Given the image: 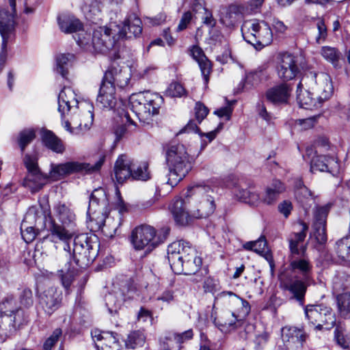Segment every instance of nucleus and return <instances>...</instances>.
I'll use <instances>...</instances> for the list:
<instances>
[{
    "instance_id": "21",
    "label": "nucleus",
    "mask_w": 350,
    "mask_h": 350,
    "mask_svg": "<svg viewBox=\"0 0 350 350\" xmlns=\"http://www.w3.org/2000/svg\"><path fill=\"white\" fill-rule=\"evenodd\" d=\"M92 338L98 350H120L121 345L116 334L94 329L91 332Z\"/></svg>"
},
{
    "instance_id": "42",
    "label": "nucleus",
    "mask_w": 350,
    "mask_h": 350,
    "mask_svg": "<svg viewBox=\"0 0 350 350\" xmlns=\"http://www.w3.org/2000/svg\"><path fill=\"white\" fill-rule=\"evenodd\" d=\"M311 39L317 44L323 43L327 37V28L325 21L322 18H318L314 21L310 28Z\"/></svg>"
},
{
    "instance_id": "46",
    "label": "nucleus",
    "mask_w": 350,
    "mask_h": 350,
    "mask_svg": "<svg viewBox=\"0 0 350 350\" xmlns=\"http://www.w3.org/2000/svg\"><path fill=\"white\" fill-rule=\"evenodd\" d=\"M81 10L88 20L93 21L101 12V3L98 0H86Z\"/></svg>"
},
{
    "instance_id": "20",
    "label": "nucleus",
    "mask_w": 350,
    "mask_h": 350,
    "mask_svg": "<svg viewBox=\"0 0 350 350\" xmlns=\"http://www.w3.org/2000/svg\"><path fill=\"white\" fill-rule=\"evenodd\" d=\"M219 297L228 296L230 312L241 324L250 312V306L247 301L243 299L230 291H224L218 295Z\"/></svg>"
},
{
    "instance_id": "38",
    "label": "nucleus",
    "mask_w": 350,
    "mask_h": 350,
    "mask_svg": "<svg viewBox=\"0 0 350 350\" xmlns=\"http://www.w3.org/2000/svg\"><path fill=\"white\" fill-rule=\"evenodd\" d=\"M190 255L183 260L182 273L185 275H192L196 273L201 268L202 260L198 255L196 250L189 251Z\"/></svg>"
},
{
    "instance_id": "31",
    "label": "nucleus",
    "mask_w": 350,
    "mask_h": 350,
    "mask_svg": "<svg viewBox=\"0 0 350 350\" xmlns=\"http://www.w3.org/2000/svg\"><path fill=\"white\" fill-rule=\"evenodd\" d=\"M109 204L106 192L103 188H98L93 191L89 202L88 214L101 213L103 215L107 213V207Z\"/></svg>"
},
{
    "instance_id": "57",
    "label": "nucleus",
    "mask_w": 350,
    "mask_h": 350,
    "mask_svg": "<svg viewBox=\"0 0 350 350\" xmlns=\"http://www.w3.org/2000/svg\"><path fill=\"white\" fill-rule=\"evenodd\" d=\"M322 56L329 62L334 63L338 59V54L335 48L323 46L321 49Z\"/></svg>"
},
{
    "instance_id": "35",
    "label": "nucleus",
    "mask_w": 350,
    "mask_h": 350,
    "mask_svg": "<svg viewBox=\"0 0 350 350\" xmlns=\"http://www.w3.org/2000/svg\"><path fill=\"white\" fill-rule=\"evenodd\" d=\"M49 176L43 174L40 171L27 173L24 178L22 185L28 188L32 193L38 191L47 183Z\"/></svg>"
},
{
    "instance_id": "4",
    "label": "nucleus",
    "mask_w": 350,
    "mask_h": 350,
    "mask_svg": "<svg viewBox=\"0 0 350 350\" xmlns=\"http://www.w3.org/2000/svg\"><path fill=\"white\" fill-rule=\"evenodd\" d=\"M165 160L168 168L167 183L174 187L191 168L185 146L180 144H170L166 149Z\"/></svg>"
},
{
    "instance_id": "27",
    "label": "nucleus",
    "mask_w": 350,
    "mask_h": 350,
    "mask_svg": "<svg viewBox=\"0 0 350 350\" xmlns=\"http://www.w3.org/2000/svg\"><path fill=\"white\" fill-rule=\"evenodd\" d=\"M81 103L77 100L75 92L70 87H64L58 95V110L62 116L74 108L81 109Z\"/></svg>"
},
{
    "instance_id": "19",
    "label": "nucleus",
    "mask_w": 350,
    "mask_h": 350,
    "mask_svg": "<svg viewBox=\"0 0 350 350\" xmlns=\"http://www.w3.org/2000/svg\"><path fill=\"white\" fill-rule=\"evenodd\" d=\"M27 321V316L24 310H19L12 317V314H5L0 312V339L3 342L5 338Z\"/></svg>"
},
{
    "instance_id": "30",
    "label": "nucleus",
    "mask_w": 350,
    "mask_h": 350,
    "mask_svg": "<svg viewBox=\"0 0 350 350\" xmlns=\"http://www.w3.org/2000/svg\"><path fill=\"white\" fill-rule=\"evenodd\" d=\"M118 38H132L139 36L142 32V21L135 15L129 16L122 26L116 25Z\"/></svg>"
},
{
    "instance_id": "10",
    "label": "nucleus",
    "mask_w": 350,
    "mask_h": 350,
    "mask_svg": "<svg viewBox=\"0 0 350 350\" xmlns=\"http://www.w3.org/2000/svg\"><path fill=\"white\" fill-rule=\"evenodd\" d=\"M81 113L71 118V122L65 120L63 127L71 134L78 135L90 129L93 122V105L89 102L80 103Z\"/></svg>"
},
{
    "instance_id": "56",
    "label": "nucleus",
    "mask_w": 350,
    "mask_h": 350,
    "mask_svg": "<svg viewBox=\"0 0 350 350\" xmlns=\"http://www.w3.org/2000/svg\"><path fill=\"white\" fill-rule=\"evenodd\" d=\"M62 332L61 329H55L51 336L49 337L43 345L44 350H51L54 345L57 342L59 336L62 335Z\"/></svg>"
},
{
    "instance_id": "53",
    "label": "nucleus",
    "mask_w": 350,
    "mask_h": 350,
    "mask_svg": "<svg viewBox=\"0 0 350 350\" xmlns=\"http://www.w3.org/2000/svg\"><path fill=\"white\" fill-rule=\"evenodd\" d=\"M133 179L139 180H147L150 176L148 171V165L147 163H142L139 164L136 168L133 167L132 175L131 176Z\"/></svg>"
},
{
    "instance_id": "50",
    "label": "nucleus",
    "mask_w": 350,
    "mask_h": 350,
    "mask_svg": "<svg viewBox=\"0 0 350 350\" xmlns=\"http://www.w3.org/2000/svg\"><path fill=\"white\" fill-rule=\"evenodd\" d=\"M19 310H23L19 308L16 301L12 296L6 297L0 304V312L5 314H12L15 316Z\"/></svg>"
},
{
    "instance_id": "9",
    "label": "nucleus",
    "mask_w": 350,
    "mask_h": 350,
    "mask_svg": "<svg viewBox=\"0 0 350 350\" xmlns=\"http://www.w3.org/2000/svg\"><path fill=\"white\" fill-rule=\"evenodd\" d=\"M164 239L157 236L156 230L148 225L136 227L131 234V242L135 250H146L149 252L163 243Z\"/></svg>"
},
{
    "instance_id": "63",
    "label": "nucleus",
    "mask_w": 350,
    "mask_h": 350,
    "mask_svg": "<svg viewBox=\"0 0 350 350\" xmlns=\"http://www.w3.org/2000/svg\"><path fill=\"white\" fill-rule=\"evenodd\" d=\"M24 223L21 225V235L26 243L32 242L36 237V232L33 227L28 226L23 230Z\"/></svg>"
},
{
    "instance_id": "26",
    "label": "nucleus",
    "mask_w": 350,
    "mask_h": 350,
    "mask_svg": "<svg viewBox=\"0 0 350 350\" xmlns=\"http://www.w3.org/2000/svg\"><path fill=\"white\" fill-rule=\"evenodd\" d=\"M16 7L0 10V33L2 37V49H6L8 35L13 31L15 25Z\"/></svg>"
},
{
    "instance_id": "45",
    "label": "nucleus",
    "mask_w": 350,
    "mask_h": 350,
    "mask_svg": "<svg viewBox=\"0 0 350 350\" xmlns=\"http://www.w3.org/2000/svg\"><path fill=\"white\" fill-rule=\"evenodd\" d=\"M300 225L301 226L300 232L291 234L289 238V247L291 254H300L298 248L299 244L304 241L306 236V232L308 229V225L305 223H301Z\"/></svg>"
},
{
    "instance_id": "16",
    "label": "nucleus",
    "mask_w": 350,
    "mask_h": 350,
    "mask_svg": "<svg viewBox=\"0 0 350 350\" xmlns=\"http://www.w3.org/2000/svg\"><path fill=\"white\" fill-rule=\"evenodd\" d=\"M138 296L136 288L133 286H123L120 290L109 293L105 297L109 312L116 313L124 302Z\"/></svg>"
},
{
    "instance_id": "25",
    "label": "nucleus",
    "mask_w": 350,
    "mask_h": 350,
    "mask_svg": "<svg viewBox=\"0 0 350 350\" xmlns=\"http://www.w3.org/2000/svg\"><path fill=\"white\" fill-rule=\"evenodd\" d=\"M301 255L291 254L290 259V268L292 271L298 273L301 278L306 281H310L312 265L308 257L305 256V250L303 248Z\"/></svg>"
},
{
    "instance_id": "13",
    "label": "nucleus",
    "mask_w": 350,
    "mask_h": 350,
    "mask_svg": "<svg viewBox=\"0 0 350 350\" xmlns=\"http://www.w3.org/2000/svg\"><path fill=\"white\" fill-rule=\"evenodd\" d=\"M305 315L307 319L313 325H317L318 329L323 325L329 327L334 326L336 319L331 308L324 305H308L305 308Z\"/></svg>"
},
{
    "instance_id": "52",
    "label": "nucleus",
    "mask_w": 350,
    "mask_h": 350,
    "mask_svg": "<svg viewBox=\"0 0 350 350\" xmlns=\"http://www.w3.org/2000/svg\"><path fill=\"white\" fill-rule=\"evenodd\" d=\"M145 342V336L144 334L139 331L131 332L125 342L126 347L135 349L142 347Z\"/></svg>"
},
{
    "instance_id": "14",
    "label": "nucleus",
    "mask_w": 350,
    "mask_h": 350,
    "mask_svg": "<svg viewBox=\"0 0 350 350\" xmlns=\"http://www.w3.org/2000/svg\"><path fill=\"white\" fill-rule=\"evenodd\" d=\"M131 69L129 66L112 65L105 72L103 81L120 90H127L131 86Z\"/></svg>"
},
{
    "instance_id": "24",
    "label": "nucleus",
    "mask_w": 350,
    "mask_h": 350,
    "mask_svg": "<svg viewBox=\"0 0 350 350\" xmlns=\"http://www.w3.org/2000/svg\"><path fill=\"white\" fill-rule=\"evenodd\" d=\"M306 334L300 328L285 326L282 329V339L286 349L300 348L306 340Z\"/></svg>"
},
{
    "instance_id": "49",
    "label": "nucleus",
    "mask_w": 350,
    "mask_h": 350,
    "mask_svg": "<svg viewBox=\"0 0 350 350\" xmlns=\"http://www.w3.org/2000/svg\"><path fill=\"white\" fill-rule=\"evenodd\" d=\"M295 198L306 210L312 205L314 199L312 192L306 186L295 190Z\"/></svg>"
},
{
    "instance_id": "47",
    "label": "nucleus",
    "mask_w": 350,
    "mask_h": 350,
    "mask_svg": "<svg viewBox=\"0 0 350 350\" xmlns=\"http://www.w3.org/2000/svg\"><path fill=\"white\" fill-rule=\"evenodd\" d=\"M338 312L345 319L350 318V292L338 293L336 296Z\"/></svg>"
},
{
    "instance_id": "23",
    "label": "nucleus",
    "mask_w": 350,
    "mask_h": 350,
    "mask_svg": "<svg viewBox=\"0 0 350 350\" xmlns=\"http://www.w3.org/2000/svg\"><path fill=\"white\" fill-rule=\"evenodd\" d=\"M340 170L338 159L333 155H317L311 161L310 171L313 173L317 171L326 172L336 176Z\"/></svg>"
},
{
    "instance_id": "15",
    "label": "nucleus",
    "mask_w": 350,
    "mask_h": 350,
    "mask_svg": "<svg viewBox=\"0 0 350 350\" xmlns=\"http://www.w3.org/2000/svg\"><path fill=\"white\" fill-rule=\"evenodd\" d=\"M71 229L70 227L60 225L55 219H51L45 238L53 243L56 248L58 247V244H62L65 254L75 235V232Z\"/></svg>"
},
{
    "instance_id": "39",
    "label": "nucleus",
    "mask_w": 350,
    "mask_h": 350,
    "mask_svg": "<svg viewBox=\"0 0 350 350\" xmlns=\"http://www.w3.org/2000/svg\"><path fill=\"white\" fill-rule=\"evenodd\" d=\"M42 139L44 146L52 151L62 154L65 151V146L57 136L51 131H44L42 134Z\"/></svg>"
},
{
    "instance_id": "48",
    "label": "nucleus",
    "mask_w": 350,
    "mask_h": 350,
    "mask_svg": "<svg viewBox=\"0 0 350 350\" xmlns=\"http://www.w3.org/2000/svg\"><path fill=\"white\" fill-rule=\"evenodd\" d=\"M73 59L74 55L70 53L58 55L56 57L57 72L60 74L62 77L66 78L68 67Z\"/></svg>"
},
{
    "instance_id": "36",
    "label": "nucleus",
    "mask_w": 350,
    "mask_h": 350,
    "mask_svg": "<svg viewBox=\"0 0 350 350\" xmlns=\"http://www.w3.org/2000/svg\"><path fill=\"white\" fill-rule=\"evenodd\" d=\"M54 219L62 226L72 227L75 224V215L71 209L64 204H58L54 206Z\"/></svg>"
},
{
    "instance_id": "18",
    "label": "nucleus",
    "mask_w": 350,
    "mask_h": 350,
    "mask_svg": "<svg viewBox=\"0 0 350 350\" xmlns=\"http://www.w3.org/2000/svg\"><path fill=\"white\" fill-rule=\"evenodd\" d=\"M277 72L278 77L284 81L293 79L299 72L297 58L288 53L280 55L278 62Z\"/></svg>"
},
{
    "instance_id": "55",
    "label": "nucleus",
    "mask_w": 350,
    "mask_h": 350,
    "mask_svg": "<svg viewBox=\"0 0 350 350\" xmlns=\"http://www.w3.org/2000/svg\"><path fill=\"white\" fill-rule=\"evenodd\" d=\"M185 94V90L183 86L178 83L173 82L168 86L165 91V94L170 97H180Z\"/></svg>"
},
{
    "instance_id": "64",
    "label": "nucleus",
    "mask_w": 350,
    "mask_h": 350,
    "mask_svg": "<svg viewBox=\"0 0 350 350\" xmlns=\"http://www.w3.org/2000/svg\"><path fill=\"white\" fill-rule=\"evenodd\" d=\"M174 299V291L172 290H165L155 298L156 301H162L166 304H170Z\"/></svg>"
},
{
    "instance_id": "43",
    "label": "nucleus",
    "mask_w": 350,
    "mask_h": 350,
    "mask_svg": "<svg viewBox=\"0 0 350 350\" xmlns=\"http://www.w3.org/2000/svg\"><path fill=\"white\" fill-rule=\"evenodd\" d=\"M234 193L239 200L250 204L252 205L257 204L260 200L259 194L254 190V188H234Z\"/></svg>"
},
{
    "instance_id": "44",
    "label": "nucleus",
    "mask_w": 350,
    "mask_h": 350,
    "mask_svg": "<svg viewBox=\"0 0 350 350\" xmlns=\"http://www.w3.org/2000/svg\"><path fill=\"white\" fill-rule=\"evenodd\" d=\"M193 337L192 329H188L181 334H170L165 337V341L162 342V347L163 350H171L174 342L176 343H183L187 340H189Z\"/></svg>"
},
{
    "instance_id": "40",
    "label": "nucleus",
    "mask_w": 350,
    "mask_h": 350,
    "mask_svg": "<svg viewBox=\"0 0 350 350\" xmlns=\"http://www.w3.org/2000/svg\"><path fill=\"white\" fill-rule=\"evenodd\" d=\"M285 190L284 185L279 180H273L270 186H269L260 198V201L266 204H272L278 198L279 195Z\"/></svg>"
},
{
    "instance_id": "5",
    "label": "nucleus",
    "mask_w": 350,
    "mask_h": 350,
    "mask_svg": "<svg viewBox=\"0 0 350 350\" xmlns=\"http://www.w3.org/2000/svg\"><path fill=\"white\" fill-rule=\"evenodd\" d=\"M132 111L144 125H150L152 117L159 112L163 98L149 92L133 94L129 98Z\"/></svg>"
},
{
    "instance_id": "11",
    "label": "nucleus",
    "mask_w": 350,
    "mask_h": 350,
    "mask_svg": "<svg viewBox=\"0 0 350 350\" xmlns=\"http://www.w3.org/2000/svg\"><path fill=\"white\" fill-rule=\"evenodd\" d=\"M195 250L186 241L179 240L170 244L167 247V259L171 269L176 274H180L183 270V260L190 254V250Z\"/></svg>"
},
{
    "instance_id": "41",
    "label": "nucleus",
    "mask_w": 350,
    "mask_h": 350,
    "mask_svg": "<svg viewBox=\"0 0 350 350\" xmlns=\"http://www.w3.org/2000/svg\"><path fill=\"white\" fill-rule=\"evenodd\" d=\"M58 24L60 29L66 33L79 31L83 27L82 23L78 18L70 15L59 16Z\"/></svg>"
},
{
    "instance_id": "33",
    "label": "nucleus",
    "mask_w": 350,
    "mask_h": 350,
    "mask_svg": "<svg viewBox=\"0 0 350 350\" xmlns=\"http://www.w3.org/2000/svg\"><path fill=\"white\" fill-rule=\"evenodd\" d=\"M291 92V86L286 83H282L268 90L266 98L274 105L285 104L288 103Z\"/></svg>"
},
{
    "instance_id": "2",
    "label": "nucleus",
    "mask_w": 350,
    "mask_h": 350,
    "mask_svg": "<svg viewBox=\"0 0 350 350\" xmlns=\"http://www.w3.org/2000/svg\"><path fill=\"white\" fill-rule=\"evenodd\" d=\"M333 86L328 75L310 72L301 79L297 88V100L299 106L307 109L318 108L328 100Z\"/></svg>"
},
{
    "instance_id": "12",
    "label": "nucleus",
    "mask_w": 350,
    "mask_h": 350,
    "mask_svg": "<svg viewBox=\"0 0 350 350\" xmlns=\"http://www.w3.org/2000/svg\"><path fill=\"white\" fill-rule=\"evenodd\" d=\"M116 25L110 27H98L95 29L92 36V45L99 53H105L113 49L118 38Z\"/></svg>"
},
{
    "instance_id": "61",
    "label": "nucleus",
    "mask_w": 350,
    "mask_h": 350,
    "mask_svg": "<svg viewBox=\"0 0 350 350\" xmlns=\"http://www.w3.org/2000/svg\"><path fill=\"white\" fill-rule=\"evenodd\" d=\"M23 161L27 170V173L34 172V171L35 172L40 171L38 165L37 160L35 157L26 154L24 157Z\"/></svg>"
},
{
    "instance_id": "3",
    "label": "nucleus",
    "mask_w": 350,
    "mask_h": 350,
    "mask_svg": "<svg viewBox=\"0 0 350 350\" xmlns=\"http://www.w3.org/2000/svg\"><path fill=\"white\" fill-rule=\"evenodd\" d=\"M98 249L99 242L96 235L89 237L86 234H81L75 237L72 252L69 246L64 256L70 265L73 261L78 267L85 268L95 260Z\"/></svg>"
},
{
    "instance_id": "29",
    "label": "nucleus",
    "mask_w": 350,
    "mask_h": 350,
    "mask_svg": "<svg viewBox=\"0 0 350 350\" xmlns=\"http://www.w3.org/2000/svg\"><path fill=\"white\" fill-rule=\"evenodd\" d=\"M61 301L62 293L55 287L48 288L40 296V304L49 315L59 307Z\"/></svg>"
},
{
    "instance_id": "1",
    "label": "nucleus",
    "mask_w": 350,
    "mask_h": 350,
    "mask_svg": "<svg viewBox=\"0 0 350 350\" xmlns=\"http://www.w3.org/2000/svg\"><path fill=\"white\" fill-rule=\"evenodd\" d=\"M213 193V189L204 183L189 187L185 198H176L170 205L176 223L186 226L193 219L206 218L212 215L216 208Z\"/></svg>"
},
{
    "instance_id": "8",
    "label": "nucleus",
    "mask_w": 350,
    "mask_h": 350,
    "mask_svg": "<svg viewBox=\"0 0 350 350\" xmlns=\"http://www.w3.org/2000/svg\"><path fill=\"white\" fill-rule=\"evenodd\" d=\"M105 160V156H101L94 164L79 161H68L60 164H51L50 177L59 179L63 176L75 173H92L99 171Z\"/></svg>"
},
{
    "instance_id": "28",
    "label": "nucleus",
    "mask_w": 350,
    "mask_h": 350,
    "mask_svg": "<svg viewBox=\"0 0 350 350\" xmlns=\"http://www.w3.org/2000/svg\"><path fill=\"white\" fill-rule=\"evenodd\" d=\"M118 98L115 87L102 80L96 104L103 109H111L116 105Z\"/></svg>"
},
{
    "instance_id": "54",
    "label": "nucleus",
    "mask_w": 350,
    "mask_h": 350,
    "mask_svg": "<svg viewBox=\"0 0 350 350\" xmlns=\"http://www.w3.org/2000/svg\"><path fill=\"white\" fill-rule=\"evenodd\" d=\"M35 137V132L33 129H26L20 132L18 143L22 152L25 150V147L33 141Z\"/></svg>"
},
{
    "instance_id": "32",
    "label": "nucleus",
    "mask_w": 350,
    "mask_h": 350,
    "mask_svg": "<svg viewBox=\"0 0 350 350\" xmlns=\"http://www.w3.org/2000/svg\"><path fill=\"white\" fill-rule=\"evenodd\" d=\"M133 167V160L126 154L120 155L114 165V176L118 183H123L130 178Z\"/></svg>"
},
{
    "instance_id": "17",
    "label": "nucleus",
    "mask_w": 350,
    "mask_h": 350,
    "mask_svg": "<svg viewBox=\"0 0 350 350\" xmlns=\"http://www.w3.org/2000/svg\"><path fill=\"white\" fill-rule=\"evenodd\" d=\"M330 208L331 204H327L323 206H317L314 211L313 233L316 240L320 244H323L327 241L326 220Z\"/></svg>"
},
{
    "instance_id": "51",
    "label": "nucleus",
    "mask_w": 350,
    "mask_h": 350,
    "mask_svg": "<svg viewBox=\"0 0 350 350\" xmlns=\"http://www.w3.org/2000/svg\"><path fill=\"white\" fill-rule=\"evenodd\" d=\"M336 250L339 258L350 261V236L343 237L337 241Z\"/></svg>"
},
{
    "instance_id": "6",
    "label": "nucleus",
    "mask_w": 350,
    "mask_h": 350,
    "mask_svg": "<svg viewBox=\"0 0 350 350\" xmlns=\"http://www.w3.org/2000/svg\"><path fill=\"white\" fill-rule=\"evenodd\" d=\"M241 31L244 40L257 50L269 45L273 40L271 27L265 21L252 20L245 22Z\"/></svg>"
},
{
    "instance_id": "60",
    "label": "nucleus",
    "mask_w": 350,
    "mask_h": 350,
    "mask_svg": "<svg viewBox=\"0 0 350 350\" xmlns=\"http://www.w3.org/2000/svg\"><path fill=\"white\" fill-rule=\"evenodd\" d=\"M194 109L196 118L198 123H200L208 115V109L203 103L197 102Z\"/></svg>"
},
{
    "instance_id": "7",
    "label": "nucleus",
    "mask_w": 350,
    "mask_h": 350,
    "mask_svg": "<svg viewBox=\"0 0 350 350\" xmlns=\"http://www.w3.org/2000/svg\"><path fill=\"white\" fill-rule=\"evenodd\" d=\"M113 208L109 213V215L103 219L100 218L96 221L97 228L101 230L105 236L113 237L118 228L123 221V215L127 213V204L123 200L118 188H116L114 201L113 202Z\"/></svg>"
},
{
    "instance_id": "62",
    "label": "nucleus",
    "mask_w": 350,
    "mask_h": 350,
    "mask_svg": "<svg viewBox=\"0 0 350 350\" xmlns=\"http://www.w3.org/2000/svg\"><path fill=\"white\" fill-rule=\"evenodd\" d=\"M23 161L27 170V173L34 172V171L35 172L40 171L38 165L37 160L35 157L26 154L24 157Z\"/></svg>"
},
{
    "instance_id": "34",
    "label": "nucleus",
    "mask_w": 350,
    "mask_h": 350,
    "mask_svg": "<svg viewBox=\"0 0 350 350\" xmlns=\"http://www.w3.org/2000/svg\"><path fill=\"white\" fill-rule=\"evenodd\" d=\"M190 53L193 59H195L200 68L202 75L203 76L205 84L209 81V75L211 72V64L205 56L203 51L198 46H193L190 50Z\"/></svg>"
},
{
    "instance_id": "58",
    "label": "nucleus",
    "mask_w": 350,
    "mask_h": 350,
    "mask_svg": "<svg viewBox=\"0 0 350 350\" xmlns=\"http://www.w3.org/2000/svg\"><path fill=\"white\" fill-rule=\"evenodd\" d=\"M20 302L22 306L29 308L33 305L32 291L29 288H25L20 295Z\"/></svg>"
},
{
    "instance_id": "37",
    "label": "nucleus",
    "mask_w": 350,
    "mask_h": 350,
    "mask_svg": "<svg viewBox=\"0 0 350 350\" xmlns=\"http://www.w3.org/2000/svg\"><path fill=\"white\" fill-rule=\"evenodd\" d=\"M213 323L222 332L235 329L240 325L230 310L224 311L219 316L215 317Z\"/></svg>"
},
{
    "instance_id": "22",
    "label": "nucleus",
    "mask_w": 350,
    "mask_h": 350,
    "mask_svg": "<svg viewBox=\"0 0 350 350\" xmlns=\"http://www.w3.org/2000/svg\"><path fill=\"white\" fill-rule=\"evenodd\" d=\"M280 280L283 288L293 294V297L296 299L301 305H303L307 286L310 284V281H306L303 278L298 279L295 278L293 279L285 275H282Z\"/></svg>"
},
{
    "instance_id": "59",
    "label": "nucleus",
    "mask_w": 350,
    "mask_h": 350,
    "mask_svg": "<svg viewBox=\"0 0 350 350\" xmlns=\"http://www.w3.org/2000/svg\"><path fill=\"white\" fill-rule=\"evenodd\" d=\"M334 336L337 344L344 349L349 347V339L344 334V333L336 328L334 332Z\"/></svg>"
}]
</instances>
